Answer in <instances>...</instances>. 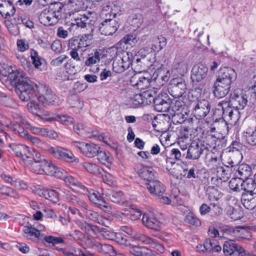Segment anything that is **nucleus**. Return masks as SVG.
<instances>
[{"mask_svg": "<svg viewBox=\"0 0 256 256\" xmlns=\"http://www.w3.org/2000/svg\"><path fill=\"white\" fill-rule=\"evenodd\" d=\"M122 63L121 60H118L116 61H114L113 62V70L118 73H120L125 70L124 66H122Z\"/></svg>", "mask_w": 256, "mask_h": 256, "instance_id": "0e129e2a", "label": "nucleus"}, {"mask_svg": "<svg viewBox=\"0 0 256 256\" xmlns=\"http://www.w3.org/2000/svg\"><path fill=\"white\" fill-rule=\"evenodd\" d=\"M27 107L30 112L40 117L41 116L40 114L42 113V110L40 108L39 104L34 102L33 99L28 104Z\"/></svg>", "mask_w": 256, "mask_h": 256, "instance_id": "4c0bfd02", "label": "nucleus"}, {"mask_svg": "<svg viewBox=\"0 0 256 256\" xmlns=\"http://www.w3.org/2000/svg\"><path fill=\"white\" fill-rule=\"evenodd\" d=\"M52 50L57 53H60L62 50V43L59 40H56L53 42L51 45Z\"/></svg>", "mask_w": 256, "mask_h": 256, "instance_id": "774afa93", "label": "nucleus"}, {"mask_svg": "<svg viewBox=\"0 0 256 256\" xmlns=\"http://www.w3.org/2000/svg\"><path fill=\"white\" fill-rule=\"evenodd\" d=\"M42 229L38 230L30 226H24L22 228L24 236L28 240L32 241L42 240V234L40 232Z\"/></svg>", "mask_w": 256, "mask_h": 256, "instance_id": "2eb2a0df", "label": "nucleus"}, {"mask_svg": "<svg viewBox=\"0 0 256 256\" xmlns=\"http://www.w3.org/2000/svg\"><path fill=\"white\" fill-rule=\"evenodd\" d=\"M230 85L226 83L216 80L213 85V93L218 98H222L228 94Z\"/></svg>", "mask_w": 256, "mask_h": 256, "instance_id": "dca6fc26", "label": "nucleus"}, {"mask_svg": "<svg viewBox=\"0 0 256 256\" xmlns=\"http://www.w3.org/2000/svg\"><path fill=\"white\" fill-rule=\"evenodd\" d=\"M174 69L178 74L184 76L188 70V64L184 60H178L174 64Z\"/></svg>", "mask_w": 256, "mask_h": 256, "instance_id": "72a5a7b5", "label": "nucleus"}, {"mask_svg": "<svg viewBox=\"0 0 256 256\" xmlns=\"http://www.w3.org/2000/svg\"><path fill=\"white\" fill-rule=\"evenodd\" d=\"M17 47L20 51L24 52L29 48V44L25 40H17Z\"/></svg>", "mask_w": 256, "mask_h": 256, "instance_id": "052dcab7", "label": "nucleus"}, {"mask_svg": "<svg viewBox=\"0 0 256 256\" xmlns=\"http://www.w3.org/2000/svg\"><path fill=\"white\" fill-rule=\"evenodd\" d=\"M84 168L90 173L97 175L102 173V168L95 164L84 162L83 164Z\"/></svg>", "mask_w": 256, "mask_h": 256, "instance_id": "c9c22d12", "label": "nucleus"}, {"mask_svg": "<svg viewBox=\"0 0 256 256\" xmlns=\"http://www.w3.org/2000/svg\"><path fill=\"white\" fill-rule=\"evenodd\" d=\"M68 101L72 106L81 108L82 104L80 103L79 98L77 96H72L69 98Z\"/></svg>", "mask_w": 256, "mask_h": 256, "instance_id": "338daca9", "label": "nucleus"}, {"mask_svg": "<svg viewBox=\"0 0 256 256\" xmlns=\"http://www.w3.org/2000/svg\"><path fill=\"white\" fill-rule=\"evenodd\" d=\"M247 97L246 94L240 92V90H234L230 94L228 101L223 100L219 102L218 106L228 107H232L238 110H243L245 106L247 104Z\"/></svg>", "mask_w": 256, "mask_h": 256, "instance_id": "7ed1b4c3", "label": "nucleus"}, {"mask_svg": "<svg viewBox=\"0 0 256 256\" xmlns=\"http://www.w3.org/2000/svg\"><path fill=\"white\" fill-rule=\"evenodd\" d=\"M156 96V90L153 89H149L143 92L140 94H136L134 96V100L138 101V104H149L152 102L154 103Z\"/></svg>", "mask_w": 256, "mask_h": 256, "instance_id": "9b49d317", "label": "nucleus"}, {"mask_svg": "<svg viewBox=\"0 0 256 256\" xmlns=\"http://www.w3.org/2000/svg\"><path fill=\"white\" fill-rule=\"evenodd\" d=\"M244 136L248 144L252 146L256 145V130L250 132L247 130L244 132Z\"/></svg>", "mask_w": 256, "mask_h": 256, "instance_id": "a19ab883", "label": "nucleus"}, {"mask_svg": "<svg viewBox=\"0 0 256 256\" xmlns=\"http://www.w3.org/2000/svg\"><path fill=\"white\" fill-rule=\"evenodd\" d=\"M122 192H120L109 194L110 200L114 203H120L122 200Z\"/></svg>", "mask_w": 256, "mask_h": 256, "instance_id": "e2e57ef3", "label": "nucleus"}, {"mask_svg": "<svg viewBox=\"0 0 256 256\" xmlns=\"http://www.w3.org/2000/svg\"><path fill=\"white\" fill-rule=\"evenodd\" d=\"M58 121H60L61 123L66 126L72 124L74 122V118L70 116H58Z\"/></svg>", "mask_w": 256, "mask_h": 256, "instance_id": "69168bd1", "label": "nucleus"}, {"mask_svg": "<svg viewBox=\"0 0 256 256\" xmlns=\"http://www.w3.org/2000/svg\"><path fill=\"white\" fill-rule=\"evenodd\" d=\"M142 222L149 228L158 230L160 228V222L156 218L147 214H144L142 217Z\"/></svg>", "mask_w": 256, "mask_h": 256, "instance_id": "393cba45", "label": "nucleus"}, {"mask_svg": "<svg viewBox=\"0 0 256 256\" xmlns=\"http://www.w3.org/2000/svg\"><path fill=\"white\" fill-rule=\"evenodd\" d=\"M170 106V110H172V113L176 112L178 111H183L184 110L188 109L186 106L184 102L179 100H175L174 102H172Z\"/></svg>", "mask_w": 256, "mask_h": 256, "instance_id": "ea45409f", "label": "nucleus"}, {"mask_svg": "<svg viewBox=\"0 0 256 256\" xmlns=\"http://www.w3.org/2000/svg\"><path fill=\"white\" fill-rule=\"evenodd\" d=\"M138 39L135 34H127L123 38L122 42L126 44H132L136 42Z\"/></svg>", "mask_w": 256, "mask_h": 256, "instance_id": "680f3d73", "label": "nucleus"}, {"mask_svg": "<svg viewBox=\"0 0 256 256\" xmlns=\"http://www.w3.org/2000/svg\"><path fill=\"white\" fill-rule=\"evenodd\" d=\"M62 192V196L68 201L75 204V202L78 198L76 196L72 194L69 192H66L65 190L60 189Z\"/></svg>", "mask_w": 256, "mask_h": 256, "instance_id": "13d9d810", "label": "nucleus"}, {"mask_svg": "<svg viewBox=\"0 0 256 256\" xmlns=\"http://www.w3.org/2000/svg\"><path fill=\"white\" fill-rule=\"evenodd\" d=\"M233 233L236 236L242 239L248 240L252 237L250 233L247 230L242 227L236 228L233 230Z\"/></svg>", "mask_w": 256, "mask_h": 256, "instance_id": "e433bc0d", "label": "nucleus"}, {"mask_svg": "<svg viewBox=\"0 0 256 256\" xmlns=\"http://www.w3.org/2000/svg\"><path fill=\"white\" fill-rule=\"evenodd\" d=\"M113 240L125 246H128L130 244L128 240L127 236L122 233H116Z\"/></svg>", "mask_w": 256, "mask_h": 256, "instance_id": "de8ad7c7", "label": "nucleus"}, {"mask_svg": "<svg viewBox=\"0 0 256 256\" xmlns=\"http://www.w3.org/2000/svg\"><path fill=\"white\" fill-rule=\"evenodd\" d=\"M126 214L132 220H136L139 219L142 215L140 211L138 210L131 208L129 214Z\"/></svg>", "mask_w": 256, "mask_h": 256, "instance_id": "5fc2aeb1", "label": "nucleus"}, {"mask_svg": "<svg viewBox=\"0 0 256 256\" xmlns=\"http://www.w3.org/2000/svg\"><path fill=\"white\" fill-rule=\"evenodd\" d=\"M207 194L210 200H218V198L216 196L218 194V190L214 186H210L206 189Z\"/></svg>", "mask_w": 256, "mask_h": 256, "instance_id": "6e6d98bb", "label": "nucleus"}, {"mask_svg": "<svg viewBox=\"0 0 256 256\" xmlns=\"http://www.w3.org/2000/svg\"><path fill=\"white\" fill-rule=\"evenodd\" d=\"M237 172V176H239L240 179H247L251 175L250 168L246 164H242L238 166Z\"/></svg>", "mask_w": 256, "mask_h": 256, "instance_id": "2f4dec72", "label": "nucleus"}, {"mask_svg": "<svg viewBox=\"0 0 256 256\" xmlns=\"http://www.w3.org/2000/svg\"><path fill=\"white\" fill-rule=\"evenodd\" d=\"M15 7L9 0H0V14L8 18L14 14Z\"/></svg>", "mask_w": 256, "mask_h": 256, "instance_id": "a211bd4d", "label": "nucleus"}, {"mask_svg": "<svg viewBox=\"0 0 256 256\" xmlns=\"http://www.w3.org/2000/svg\"><path fill=\"white\" fill-rule=\"evenodd\" d=\"M40 88H42L44 90V94L38 97L39 102H42L45 105H52L54 104L56 96L55 94L50 89H48L46 86H40Z\"/></svg>", "mask_w": 256, "mask_h": 256, "instance_id": "f3484780", "label": "nucleus"}, {"mask_svg": "<svg viewBox=\"0 0 256 256\" xmlns=\"http://www.w3.org/2000/svg\"><path fill=\"white\" fill-rule=\"evenodd\" d=\"M84 214L86 218H88L94 222L100 224H104V220L101 215L96 212H94L88 208L84 211Z\"/></svg>", "mask_w": 256, "mask_h": 256, "instance_id": "cd10ccee", "label": "nucleus"}, {"mask_svg": "<svg viewBox=\"0 0 256 256\" xmlns=\"http://www.w3.org/2000/svg\"><path fill=\"white\" fill-rule=\"evenodd\" d=\"M32 156V154L28 146L22 144L17 146V156L21 158L24 162L30 163Z\"/></svg>", "mask_w": 256, "mask_h": 256, "instance_id": "b1692460", "label": "nucleus"}, {"mask_svg": "<svg viewBox=\"0 0 256 256\" xmlns=\"http://www.w3.org/2000/svg\"><path fill=\"white\" fill-rule=\"evenodd\" d=\"M63 6L60 2H54L50 4L49 6L48 12L51 14L52 18H54L56 20L61 18L60 12Z\"/></svg>", "mask_w": 256, "mask_h": 256, "instance_id": "c85d7f7f", "label": "nucleus"}, {"mask_svg": "<svg viewBox=\"0 0 256 256\" xmlns=\"http://www.w3.org/2000/svg\"><path fill=\"white\" fill-rule=\"evenodd\" d=\"M119 26V24L115 19H106L100 24L99 30L102 34L110 36L116 32Z\"/></svg>", "mask_w": 256, "mask_h": 256, "instance_id": "9d476101", "label": "nucleus"}, {"mask_svg": "<svg viewBox=\"0 0 256 256\" xmlns=\"http://www.w3.org/2000/svg\"><path fill=\"white\" fill-rule=\"evenodd\" d=\"M6 77L5 80L6 86L11 91H16V70L12 66L6 64L0 63V79Z\"/></svg>", "mask_w": 256, "mask_h": 256, "instance_id": "39448f33", "label": "nucleus"}, {"mask_svg": "<svg viewBox=\"0 0 256 256\" xmlns=\"http://www.w3.org/2000/svg\"><path fill=\"white\" fill-rule=\"evenodd\" d=\"M236 78V74L234 69L225 67L219 70L218 76L216 80L230 85Z\"/></svg>", "mask_w": 256, "mask_h": 256, "instance_id": "f8f14e48", "label": "nucleus"}, {"mask_svg": "<svg viewBox=\"0 0 256 256\" xmlns=\"http://www.w3.org/2000/svg\"><path fill=\"white\" fill-rule=\"evenodd\" d=\"M154 44L152 46V49L154 51H160L162 50L166 44V40L162 36L156 37L154 40Z\"/></svg>", "mask_w": 256, "mask_h": 256, "instance_id": "f704fd0d", "label": "nucleus"}, {"mask_svg": "<svg viewBox=\"0 0 256 256\" xmlns=\"http://www.w3.org/2000/svg\"><path fill=\"white\" fill-rule=\"evenodd\" d=\"M143 187L147 189L151 195L157 197L164 194L166 192L164 186L156 179L146 184Z\"/></svg>", "mask_w": 256, "mask_h": 256, "instance_id": "ddd939ff", "label": "nucleus"}, {"mask_svg": "<svg viewBox=\"0 0 256 256\" xmlns=\"http://www.w3.org/2000/svg\"><path fill=\"white\" fill-rule=\"evenodd\" d=\"M96 156H97L98 161L103 164H106V162H110V156L106 151L98 150Z\"/></svg>", "mask_w": 256, "mask_h": 256, "instance_id": "79ce46f5", "label": "nucleus"}, {"mask_svg": "<svg viewBox=\"0 0 256 256\" xmlns=\"http://www.w3.org/2000/svg\"><path fill=\"white\" fill-rule=\"evenodd\" d=\"M240 178H232L228 183L229 187L230 189L236 192H240L241 190V182Z\"/></svg>", "mask_w": 256, "mask_h": 256, "instance_id": "37998d69", "label": "nucleus"}, {"mask_svg": "<svg viewBox=\"0 0 256 256\" xmlns=\"http://www.w3.org/2000/svg\"><path fill=\"white\" fill-rule=\"evenodd\" d=\"M100 54L98 52L96 51L94 54H91L88 55V57L85 62V64L86 66H90L93 64L99 62L100 60Z\"/></svg>", "mask_w": 256, "mask_h": 256, "instance_id": "58836bf2", "label": "nucleus"}, {"mask_svg": "<svg viewBox=\"0 0 256 256\" xmlns=\"http://www.w3.org/2000/svg\"><path fill=\"white\" fill-rule=\"evenodd\" d=\"M208 72V68L204 64H196L192 70L191 78L193 82H201L206 78Z\"/></svg>", "mask_w": 256, "mask_h": 256, "instance_id": "4468645a", "label": "nucleus"}, {"mask_svg": "<svg viewBox=\"0 0 256 256\" xmlns=\"http://www.w3.org/2000/svg\"><path fill=\"white\" fill-rule=\"evenodd\" d=\"M204 246L208 252H218L222 250L218 242L213 238L206 239L204 242Z\"/></svg>", "mask_w": 256, "mask_h": 256, "instance_id": "a878e982", "label": "nucleus"}, {"mask_svg": "<svg viewBox=\"0 0 256 256\" xmlns=\"http://www.w3.org/2000/svg\"><path fill=\"white\" fill-rule=\"evenodd\" d=\"M210 146L205 144L204 141L194 140L190 146L187 152V158L192 160H198L200 155L208 150Z\"/></svg>", "mask_w": 256, "mask_h": 256, "instance_id": "423d86ee", "label": "nucleus"}, {"mask_svg": "<svg viewBox=\"0 0 256 256\" xmlns=\"http://www.w3.org/2000/svg\"><path fill=\"white\" fill-rule=\"evenodd\" d=\"M62 192L60 190L58 192H57L54 190H48L46 199L49 200L54 203H56L59 200L58 196H62Z\"/></svg>", "mask_w": 256, "mask_h": 256, "instance_id": "c03bdc74", "label": "nucleus"}, {"mask_svg": "<svg viewBox=\"0 0 256 256\" xmlns=\"http://www.w3.org/2000/svg\"><path fill=\"white\" fill-rule=\"evenodd\" d=\"M223 110V116L227 119L236 122L239 118L240 111L238 110L233 108L232 107H228L224 104V106H222Z\"/></svg>", "mask_w": 256, "mask_h": 256, "instance_id": "4be33fe9", "label": "nucleus"}, {"mask_svg": "<svg viewBox=\"0 0 256 256\" xmlns=\"http://www.w3.org/2000/svg\"><path fill=\"white\" fill-rule=\"evenodd\" d=\"M140 177L144 180L143 186H146V184L150 183L155 179L154 172L152 168L142 167L138 172Z\"/></svg>", "mask_w": 256, "mask_h": 256, "instance_id": "aec40b11", "label": "nucleus"}, {"mask_svg": "<svg viewBox=\"0 0 256 256\" xmlns=\"http://www.w3.org/2000/svg\"><path fill=\"white\" fill-rule=\"evenodd\" d=\"M38 86L29 82V80L22 72L17 70V94L22 102H28L34 99Z\"/></svg>", "mask_w": 256, "mask_h": 256, "instance_id": "f257e3e1", "label": "nucleus"}, {"mask_svg": "<svg viewBox=\"0 0 256 256\" xmlns=\"http://www.w3.org/2000/svg\"><path fill=\"white\" fill-rule=\"evenodd\" d=\"M210 110L209 102L204 99L198 101L193 108V113L198 120L204 118L209 113Z\"/></svg>", "mask_w": 256, "mask_h": 256, "instance_id": "1a4fd4ad", "label": "nucleus"}, {"mask_svg": "<svg viewBox=\"0 0 256 256\" xmlns=\"http://www.w3.org/2000/svg\"><path fill=\"white\" fill-rule=\"evenodd\" d=\"M98 150L96 147L87 144L82 153L88 157L92 158L96 156Z\"/></svg>", "mask_w": 256, "mask_h": 256, "instance_id": "a18cd8bd", "label": "nucleus"}, {"mask_svg": "<svg viewBox=\"0 0 256 256\" xmlns=\"http://www.w3.org/2000/svg\"><path fill=\"white\" fill-rule=\"evenodd\" d=\"M172 116V118L176 123L182 124L184 122L188 117V109L184 110L183 111L177 112H170Z\"/></svg>", "mask_w": 256, "mask_h": 256, "instance_id": "bb28decb", "label": "nucleus"}, {"mask_svg": "<svg viewBox=\"0 0 256 256\" xmlns=\"http://www.w3.org/2000/svg\"><path fill=\"white\" fill-rule=\"evenodd\" d=\"M72 189L76 192L81 194H85L86 192H88L86 188L82 186L78 180H76V182H75L74 185L72 186Z\"/></svg>", "mask_w": 256, "mask_h": 256, "instance_id": "bf43d9fd", "label": "nucleus"}, {"mask_svg": "<svg viewBox=\"0 0 256 256\" xmlns=\"http://www.w3.org/2000/svg\"><path fill=\"white\" fill-rule=\"evenodd\" d=\"M30 56L32 61V64L36 68H38L42 65V62L41 58L38 56V52L32 50Z\"/></svg>", "mask_w": 256, "mask_h": 256, "instance_id": "8fccbe9b", "label": "nucleus"}, {"mask_svg": "<svg viewBox=\"0 0 256 256\" xmlns=\"http://www.w3.org/2000/svg\"><path fill=\"white\" fill-rule=\"evenodd\" d=\"M130 56H132V54L126 52V54L120 59V60H121L123 64L122 66H124L125 70L128 68L132 64V60L130 58Z\"/></svg>", "mask_w": 256, "mask_h": 256, "instance_id": "864d4df0", "label": "nucleus"}, {"mask_svg": "<svg viewBox=\"0 0 256 256\" xmlns=\"http://www.w3.org/2000/svg\"><path fill=\"white\" fill-rule=\"evenodd\" d=\"M184 221L188 224L196 226H198L200 224V220L192 214L186 216L184 218Z\"/></svg>", "mask_w": 256, "mask_h": 256, "instance_id": "603ef678", "label": "nucleus"}, {"mask_svg": "<svg viewBox=\"0 0 256 256\" xmlns=\"http://www.w3.org/2000/svg\"><path fill=\"white\" fill-rule=\"evenodd\" d=\"M0 102L8 107H14V101L2 93H0Z\"/></svg>", "mask_w": 256, "mask_h": 256, "instance_id": "49530a36", "label": "nucleus"}, {"mask_svg": "<svg viewBox=\"0 0 256 256\" xmlns=\"http://www.w3.org/2000/svg\"><path fill=\"white\" fill-rule=\"evenodd\" d=\"M256 184L251 178L244 180L241 183V190H243L245 192L244 193L254 194L253 190L255 189Z\"/></svg>", "mask_w": 256, "mask_h": 256, "instance_id": "7c9ffc66", "label": "nucleus"}, {"mask_svg": "<svg viewBox=\"0 0 256 256\" xmlns=\"http://www.w3.org/2000/svg\"><path fill=\"white\" fill-rule=\"evenodd\" d=\"M100 233L106 238L112 240H114L116 234L106 228H102V229L100 230Z\"/></svg>", "mask_w": 256, "mask_h": 256, "instance_id": "4d7b16f0", "label": "nucleus"}, {"mask_svg": "<svg viewBox=\"0 0 256 256\" xmlns=\"http://www.w3.org/2000/svg\"><path fill=\"white\" fill-rule=\"evenodd\" d=\"M158 72V74H157L156 76L153 79L154 83H157L158 82L162 80V82H160V84H158V87L160 88L168 81V76L166 75H163L161 72Z\"/></svg>", "mask_w": 256, "mask_h": 256, "instance_id": "09e8293b", "label": "nucleus"}, {"mask_svg": "<svg viewBox=\"0 0 256 256\" xmlns=\"http://www.w3.org/2000/svg\"><path fill=\"white\" fill-rule=\"evenodd\" d=\"M238 248L236 242L232 240H230L225 242L224 244L223 252L225 256H230Z\"/></svg>", "mask_w": 256, "mask_h": 256, "instance_id": "c756f323", "label": "nucleus"}, {"mask_svg": "<svg viewBox=\"0 0 256 256\" xmlns=\"http://www.w3.org/2000/svg\"><path fill=\"white\" fill-rule=\"evenodd\" d=\"M28 164H30L31 170L36 174H46L57 178L62 177V172L48 160H42L36 162L30 160Z\"/></svg>", "mask_w": 256, "mask_h": 256, "instance_id": "f03ea898", "label": "nucleus"}, {"mask_svg": "<svg viewBox=\"0 0 256 256\" xmlns=\"http://www.w3.org/2000/svg\"><path fill=\"white\" fill-rule=\"evenodd\" d=\"M90 16V14L89 13L81 15L80 17L75 18V23L74 24L81 28H88L90 29V32H92V26L90 23L91 20L90 19L89 16Z\"/></svg>", "mask_w": 256, "mask_h": 256, "instance_id": "5701e85b", "label": "nucleus"}, {"mask_svg": "<svg viewBox=\"0 0 256 256\" xmlns=\"http://www.w3.org/2000/svg\"><path fill=\"white\" fill-rule=\"evenodd\" d=\"M44 150L56 159L76 164L79 162L70 151L63 147L47 146Z\"/></svg>", "mask_w": 256, "mask_h": 256, "instance_id": "20e7f679", "label": "nucleus"}, {"mask_svg": "<svg viewBox=\"0 0 256 256\" xmlns=\"http://www.w3.org/2000/svg\"><path fill=\"white\" fill-rule=\"evenodd\" d=\"M134 238L138 241L142 242L146 244H150L152 242V238L147 237L146 235L141 234H136L133 235Z\"/></svg>", "mask_w": 256, "mask_h": 256, "instance_id": "3c124183", "label": "nucleus"}, {"mask_svg": "<svg viewBox=\"0 0 256 256\" xmlns=\"http://www.w3.org/2000/svg\"><path fill=\"white\" fill-rule=\"evenodd\" d=\"M162 96L158 94L154 100V109L159 112H166L170 110V101L164 100L162 98Z\"/></svg>", "mask_w": 256, "mask_h": 256, "instance_id": "412c9836", "label": "nucleus"}, {"mask_svg": "<svg viewBox=\"0 0 256 256\" xmlns=\"http://www.w3.org/2000/svg\"><path fill=\"white\" fill-rule=\"evenodd\" d=\"M241 202L246 209L253 210L256 207V194L242 193Z\"/></svg>", "mask_w": 256, "mask_h": 256, "instance_id": "6ab92c4d", "label": "nucleus"}, {"mask_svg": "<svg viewBox=\"0 0 256 256\" xmlns=\"http://www.w3.org/2000/svg\"><path fill=\"white\" fill-rule=\"evenodd\" d=\"M187 90L184 80L181 78H174L171 80L168 86L169 94L174 98L182 96Z\"/></svg>", "mask_w": 256, "mask_h": 256, "instance_id": "0eeeda50", "label": "nucleus"}, {"mask_svg": "<svg viewBox=\"0 0 256 256\" xmlns=\"http://www.w3.org/2000/svg\"><path fill=\"white\" fill-rule=\"evenodd\" d=\"M144 74V76L140 74L134 75L130 80L131 85L141 90L148 88L150 84L152 85L154 80H152L150 76L147 73Z\"/></svg>", "mask_w": 256, "mask_h": 256, "instance_id": "6e6552de", "label": "nucleus"}, {"mask_svg": "<svg viewBox=\"0 0 256 256\" xmlns=\"http://www.w3.org/2000/svg\"><path fill=\"white\" fill-rule=\"evenodd\" d=\"M150 250L144 246H133L130 248V253L134 256H148Z\"/></svg>", "mask_w": 256, "mask_h": 256, "instance_id": "473e14b6", "label": "nucleus"}]
</instances>
